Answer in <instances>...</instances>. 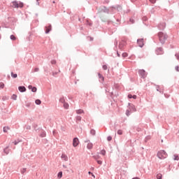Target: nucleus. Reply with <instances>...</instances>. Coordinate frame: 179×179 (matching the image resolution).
I'll list each match as a JSON object with an SVG mask.
<instances>
[{
    "label": "nucleus",
    "mask_w": 179,
    "mask_h": 179,
    "mask_svg": "<svg viewBox=\"0 0 179 179\" xmlns=\"http://www.w3.org/2000/svg\"><path fill=\"white\" fill-rule=\"evenodd\" d=\"M77 114H83V110L80 109L76 110Z\"/></svg>",
    "instance_id": "2eb2a0df"
},
{
    "label": "nucleus",
    "mask_w": 179,
    "mask_h": 179,
    "mask_svg": "<svg viewBox=\"0 0 179 179\" xmlns=\"http://www.w3.org/2000/svg\"><path fill=\"white\" fill-rule=\"evenodd\" d=\"M8 131H9V127H3V132H8Z\"/></svg>",
    "instance_id": "4be33fe9"
},
{
    "label": "nucleus",
    "mask_w": 179,
    "mask_h": 179,
    "mask_svg": "<svg viewBox=\"0 0 179 179\" xmlns=\"http://www.w3.org/2000/svg\"><path fill=\"white\" fill-rule=\"evenodd\" d=\"M86 24H87V26H92V22L90 21H89V20H87Z\"/></svg>",
    "instance_id": "dca6fc26"
},
{
    "label": "nucleus",
    "mask_w": 179,
    "mask_h": 179,
    "mask_svg": "<svg viewBox=\"0 0 179 179\" xmlns=\"http://www.w3.org/2000/svg\"><path fill=\"white\" fill-rule=\"evenodd\" d=\"M138 73L142 78H145L147 75L146 71H145L143 69L139 70Z\"/></svg>",
    "instance_id": "39448f33"
},
{
    "label": "nucleus",
    "mask_w": 179,
    "mask_h": 179,
    "mask_svg": "<svg viewBox=\"0 0 179 179\" xmlns=\"http://www.w3.org/2000/svg\"><path fill=\"white\" fill-rule=\"evenodd\" d=\"M162 173H158V174L157 175V179H162Z\"/></svg>",
    "instance_id": "b1692460"
},
{
    "label": "nucleus",
    "mask_w": 179,
    "mask_h": 179,
    "mask_svg": "<svg viewBox=\"0 0 179 179\" xmlns=\"http://www.w3.org/2000/svg\"><path fill=\"white\" fill-rule=\"evenodd\" d=\"M25 172H26V169H22L21 170L22 174H24Z\"/></svg>",
    "instance_id": "7c9ffc66"
},
{
    "label": "nucleus",
    "mask_w": 179,
    "mask_h": 179,
    "mask_svg": "<svg viewBox=\"0 0 179 179\" xmlns=\"http://www.w3.org/2000/svg\"><path fill=\"white\" fill-rule=\"evenodd\" d=\"M3 87H5V84H3V83H0V88L3 89Z\"/></svg>",
    "instance_id": "393cba45"
},
{
    "label": "nucleus",
    "mask_w": 179,
    "mask_h": 179,
    "mask_svg": "<svg viewBox=\"0 0 179 179\" xmlns=\"http://www.w3.org/2000/svg\"><path fill=\"white\" fill-rule=\"evenodd\" d=\"M107 139H108V141H110L113 139V137L108 136Z\"/></svg>",
    "instance_id": "e433bc0d"
},
{
    "label": "nucleus",
    "mask_w": 179,
    "mask_h": 179,
    "mask_svg": "<svg viewBox=\"0 0 179 179\" xmlns=\"http://www.w3.org/2000/svg\"><path fill=\"white\" fill-rule=\"evenodd\" d=\"M36 104L40 105L41 104V101L40 99H36L35 101Z\"/></svg>",
    "instance_id": "a211bd4d"
},
{
    "label": "nucleus",
    "mask_w": 179,
    "mask_h": 179,
    "mask_svg": "<svg viewBox=\"0 0 179 179\" xmlns=\"http://www.w3.org/2000/svg\"><path fill=\"white\" fill-rule=\"evenodd\" d=\"M17 96H16V95H13L12 96V99H13V100H16V98H17Z\"/></svg>",
    "instance_id": "72a5a7b5"
},
{
    "label": "nucleus",
    "mask_w": 179,
    "mask_h": 179,
    "mask_svg": "<svg viewBox=\"0 0 179 179\" xmlns=\"http://www.w3.org/2000/svg\"><path fill=\"white\" fill-rule=\"evenodd\" d=\"M133 111H136V108H134V109L133 110Z\"/></svg>",
    "instance_id": "49530a36"
},
{
    "label": "nucleus",
    "mask_w": 179,
    "mask_h": 179,
    "mask_svg": "<svg viewBox=\"0 0 179 179\" xmlns=\"http://www.w3.org/2000/svg\"><path fill=\"white\" fill-rule=\"evenodd\" d=\"M64 108L67 110V108H69V104H68L67 103H64Z\"/></svg>",
    "instance_id": "4468645a"
},
{
    "label": "nucleus",
    "mask_w": 179,
    "mask_h": 179,
    "mask_svg": "<svg viewBox=\"0 0 179 179\" xmlns=\"http://www.w3.org/2000/svg\"><path fill=\"white\" fill-rule=\"evenodd\" d=\"M150 2H151V3H155L156 0H150Z\"/></svg>",
    "instance_id": "f704fd0d"
},
{
    "label": "nucleus",
    "mask_w": 179,
    "mask_h": 179,
    "mask_svg": "<svg viewBox=\"0 0 179 179\" xmlns=\"http://www.w3.org/2000/svg\"><path fill=\"white\" fill-rule=\"evenodd\" d=\"M173 160H179V157L177 155H173Z\"/></svg>",
    "instance_id": "6ab92c4d"
},
{
    "label": "nucleus",
    "mask_w": 179,
    "mask_h": 179,
    "mask_svg": "<svg viewBox=\"0 0 179 179\" xmlns=\"http://www.w3.org/2000/svg\"><path fill=\"white\" fill-rule=\"evenodd\" d=\"M157 92H160V93H162L163 91L162 90V89H160V87L159 86H157Z\"/></svg>",
    "instance_id": "bb28decb"
},
{
    "label": "nucleus",
    "mask_w": 179,
    "mask_h": 179,
    "mask_svg": "<svg viewBox=\"0 0 179 179\" xmlns=\"http://www.w3.org/2000/svg\"><path fill=\"white\" fill-rule=\"evenodd\" d=\"M10 40H13V41H15L16 40V38L14 35H11L10 36Z\"/></svg>",
    "instance_id": "f3484780"
},
{
    "label": "nucleus",
    "mask_w": 179,
    "mask_h": 179,
    "mask_svg": "<svg viewBox=\"0 0 179 179\" xmlns=\"http://www.w3.org/2000/svg\"><path fill=\"white\" fill-rule=\"evenodd\" d=\"M31 92H33L34 93H36V92H37V88L36 87H33Z\"/></svg>",
    "instance_id": "a878e982"
},
{
    "label": "nucleus",
    "mask_w": 179,
    "mask_h": 179,
    "mask_svg": "<svg viewBox=\"0 0 179 179\" xmlns=\"http://www.w3.org/2000/svg\"><path fill=\"white\" fill-rule=\"evenodd\" d=\"M33 87H34L31 86V85H29V86H28V89L31 90H32Z\"/></svg>",
    "instance_id": "4c0bfd02"
},
{
    "label": "nucleus",
    "mask_w": 179,
    "mask_h": 179,
    "mask_svg": "<svg viewBox=\"0 0 179 179\" xmlns=\"http://www.w3.org/2000/svg\"><path fill=\"white\" fill-rule=\"evenodd\" d=\"M97 163L98 164H103V162H101V160H98Z\"/></svg>",
    "instance_id": "c9c22d12"
},
{
    "label": "nucleus",
    "mask_w": 179,
    "mask_h": 179,
    "mask_svg": "<svg viewBox=\"0 0 179 179\" xmlns=\"http://www.w3.org/2000/svg\"><path fill=\"white\" fill-rule=\"evenodd\" d=\"M102 68H103V71H107V65H103L102 66Z\"/></svg>",
    "instance_id": "c756f323"
},
{
    "label": "nucleus",
    "mask_w": 179,
    "mask_h": 179,
    "mask_svg": "<svg viewBox=\"0 0 179 179\" xmlns=\"http://www.w3.org/2000/svg\"><path fill=\"white\" fill-rule=\"evenodd\" d=\"M51 30H52L51 24L45 27V31L46 34H48V33H50V31H51Z\"/></svg>",
    "instance_id": "0eeeda50"
},
{
    "label": "nucleus",
    "mask_w": 179,
    "mask_h": 179,
    "mask_svg": "<svg viewBox=\"0 0 179 179\" xmlns=\"http://www.w3.org/2000/svg\"><path fill=\"white\" fill-rule=\"evenodd\" d=\"M37 1H40V0H36Z\"/></svg>",
    "instance_id": "de8ad7c7"
},
{
    "label": "nucleus",
    "mask_w": 179,
    "mask_h": 179,
    "mask_svg": "<svg viewBox=\"0 0 179 179\" xmlns=\"http://www.w3.org/2000/svg\"><path fill=\"white\" fill-rule=\"evenodd\" d=\"M11 76L12 78H17V74H13V72H11Z\"/></svg>",
    "instance_id": "412c9836"
},
{
    "label": "nucleus",
    "mask_w": 179,
    "mask_h": 179,
    "mask_svg": "<svg viewBox=\"0 0 179 179\" xmlns=\"http://www.w3.org/2000/svg\"><path fill=\"white\" fill-rule=\"evenodd\" d=\"M128 99H132V94H129L128 95Z\"/></svg>",
    "instance_id": "ea45409f"
},
{
    "label": "nucleus",
    "mask_w": 179,
    "mask_h": 179,
    "mask_svg": "<svg viewBox=\"0 0 179 179\" xmlns=\"http://www.w3.org/2000/svg\"><path fill=\"white\" fill-rule=\"evenodd\" d=\"M18 90H20V92H26V87L23 86H20L18 87Z\"/></svg>",
    "instance_id": "9d476101"
},
{
    "label": "nucleus",
    "mask_w": 179,
    "mask_h": 179,
    "mask_svg": "<svg viewBox=\"0 0 179 179\" xmlns=\"http://www.w3.org/2000/svg\"><path fill=\"white\" fill-rule=\"evenodd\" d=\"M89 174H91L92 176V177H94V175H93V173H92V172H89Z\"/></svg>",
    "instance_id": "c03bdc74"
},
{
    "label": "nucleus",
    "mask_w": 179,
    "mask_h": 179,
    "mask_svg": "<svg viewBox=\"0 0 179 179\" xmlns=\"http://www.w3.org/2000/svg\"><path fill=\"white\" fill-rule=\"evenodd\" d=\"M117 134L118 135H122V130H118Z\"/></svg>",
    "instance_id": "2f4dec72"
},
{
    "label": "nucleus",
    "mask_w": 179,
    "mask_h": 179,
    "mask_svg": "<svg viewBox=\"0 0 179 179\" xmlns=\"http://www.w3.org/2000/svg\"><path fill=\"white\" fill-rule=\"evenodd\" d=\"M137 43H138V45H139V47H141V48L143 47V45H144L143 39H138L137 41Z\"/></svg>",
    "instance_id": "6e6552de"
},
{
    "label": "nucleus",
    "mask_w": 179,
    "mask_h": 179,
    "mask_svg": "<svg viewBox=\"0 0 179 179\" xmlns=\"http://www.w3.org/2000/svg\"><path fill=\"white\" fill-rule=\"evenodd\" d=\"M57 177L58 178H62V172H59Z\"/></svg>",
    "instance_id": "5701e85b"
},
{
    "label": "nucleus",
    "mask_w": 179,
    "mask_h": 179,
    "mask_svg": "<svg viewBox=\"0 0 179 179\" xmlns=\"http://www.w3.org/2000/svg\"><path fill=\"white\" fill-rule=\"evenodd\" d=\"M79 145V138H74L73 140V146L74 148H76Z\"/></svg>",
    "instance_id": "20e7f679"
},
{
    "label": "nucleus",
    "mask_w": 179,
    "mask_h": 179,
    "mask_svg": "<svg viewBox=\"0 0 179 179\" xmlns=\"http://www.w3.org/2000/svg\"><path fill=\"white\" fill-rule=\"evenodd\" d=\"M122 55L123 58H127V57H128V53L124 52V53H122Z\"/></svg>",
    "instance_id": "aec40b11"
},
{
    "label": "nucleus",
    "mask_w": 179,
    "mask_h": 179,
    "mask_svg": "<svg viewBox=\"0 0 179 179\" xmlns=\"http://www.w3.org/2000/svg\"><path fill=\"white\" fill-rule=\"evenodd\" d=\"M157 157L159 159H166L167 157V153L164 150H160L157 153Z\"/></svg>",
    "instance_id": "f03ea898"
},
{
    "label": "nucleus",
    "mask_w": 179,
    "mask_h": 179,
    "mask_svg": "<svg viewBox=\"0 0 179 179\" xmlns=\"http://www.w3.org/2000/svg\"><path fill=\"white\" fill-rule=\"evenodd\" d=\"M61 159L64 162H68V155L65 154H62L61 156Z\"/></svg>",
    "instance_id": "1a4fd4ad"
},
{
    "label": "nucleus",
    "mask_w": 179,
    "mask_h": 179,
    "mask_svg": "<svg viewBox=\"0 0 179 179\" xmlns=\"http://www.w3.org/2000/svg\"><path fill=\"white\" fill-rule=\"evenodd\" d=\"M101 154H102L103 156H106V150H102L101 151Z\"/></svg>",
    "instance_id": "cd10ccee"
},
{
    "label": "nucleus",
    "mask_w": 179,
    "mask_h": 179,
    "mask_svg": "<svg viewBox=\"0 0 179 179\" xmlns=\"http://www.w3.org/2000/svg\"><path fill=\"white\" fill-rule=\"evenodd\" d=\"M157 55H163V48H158L156 50Z\"/></svg>",
    "instance_id": "423d86ee"
},
{
    "label": "nucleus",
    "mask_w": 179,
    "mask_h": 179,
    "mask_svg": "<svg viewBox=\"0 0 179 179\" xmlns=\"http://www.w3.org/2000/svg\"><path fill=\"white\" fill-rule=\"evenodd\" d=\"M98 76L100 78V82H104V77L100 73H98Z\"/></svg>",
    "instance_id": "f8f14e48"
},
{
    "label": "nucleus",
    "mask_w": 179,
    "mask_h": 179,
    "mask_svg": "<svg viewBox=\"0 0 179 179\" xmlns=\"http://www.w3.org/2000/svg\"><path fill=\"white\" fill-rule=\"evenodd\" d=\"M3 152L6 154V155H8L9 154V146H7L4 148L3 150Z\"/></svg>",
    "instance_id": "9b49d317"
},
{
    "label": "nucleus",
    "mask_w": 179,
    "mask_h": 179,
    "mask_svg": "<svg viewBox=\"0 0 179 179\" xmlns=\"http://www.w3.org/2000/svg\"><path fill=\"white\" fill-rule=\"evenodd\" d=\"M158 36H159L160 43H162V44H164V43H166V41L167 40V37H168L167 34L163 32H159L158 34Z\"/></svg>",
    "instance_id": "f257e3e1"
},
{
    "label": "nucleus",
    "mask_w": 179,
    "mask_h": 179,
    "mask_svg": "<svg viewBox=\"0 0 179 179\" xmlns=\"http://www.w3.org/2000/svg\"><path fill=\"white\" fill-rule=\"evenodd\" d=\"M0 29H1V27H0Z\"/></svg>",
    "instance_id": "09e8293b"
},
{
    "label": "nucleus",
    "mask_w": 179,
    "mask_h": 179,
    "mask_svg": "<svg viewBox=\"0 0 179 179\" xmlns=\"http://www.w3.org/2000/svg\"><path fill=\"white\" fill-rule=\"evenodd\" d=\"M39 69L38 68L35 69V72H38Z\"/></svg>",
    "instance_id": "37998d69"
},
{
    "label": "nucleus",
    "mask_w": 179,
    "mask_h": 179,
    "mask_svg": "<svg viewBox=\"0 0 179 179\" xmlns=\"http://www.w3.org/2000/svg\"><path fill=\"white\" fill-rule=\"evenodd\" d=\"M24 4L22 2L13 1L12 8H23Z\"/></svg>",
    "instance_id": "7ed1b4c3"
},
{
    "label": "nucleus",
    "mask_w": 179,
    "mask_h": 179,
    "mask_svg": "<svg viewBox=\"0 0 179 179\" xmlns=\"http://www.w3.org/2000/svg\"><path fill=\"white\" fill-rule=\"evenodd\" d=\"M176 71H177L178 72H179V67H178V66H176Z\"/></svg>",
    "instance_id": "79ce46f5"
},
{
    "label": "nucleus",
    "mask_w": 179,
    "mask_h": 179,
    "mask_svg": "<svg viewBox=\"0 0 179 179\" xmlns=\"http://www.w3.org/2000/svg\"><path fill=\"white\" fill-rule=\"evenodd\" d=\"M136 97H137L136 95H133L132 96V99H134V100H136Z\"/></svg>",
    "instance_id": "58836bf2"
},
{
    "label": "nucleus",
    "mask_w": 179,
    "mask_h": 179,
    "mask_svg": "<svg viewBox=\"0 0 179 179\" xmlns=\"http://www.w3.org/2000/svg\"><path fill=\"white\" fill-rule=\"evenodd\" d=\"M14 145H17V142L15 141Z\"/></svg>",
    "instance_id": "a18cd8bd"
},
{
    "label": "nucleus",
    "mask_w": 179,
    "mask_h": 179,
    "mask_svg": "<svg viewBox=\"0 0 179 179\" xmlns=\"http://www.w3.org/2000/svg\"><path fill=\"white\" fill-rule=\"evenodd\" d=\"M60 101H61L62 103H64V101H65V99H60Z\"/></svg>",
    "instance_id": "a19ab883"
},
{
    "label": "nucleus",
    "mask_w": 179,
    "mask_h": 179,
    "mask_svg": "<svg viewBox=\"0 0 179 179\" xmlns=\"http://www.w3.org/2000/svg\"><path fill=\"white\" fill-rule=\"evenodd\" d=\"M87 148V149H92L93 148V144L92 143H88Z\"/></svg>",
    "instance_id": "ddd939ff"
},
{
    "label": "nucleus",
    "mask_w": 179,
    "mask_h": 179,
    "mask_svg": "<svg viewBox=\"0 0 179 179\" xmlns=\"http://www.w3.org/2000/svg\"><path fill=\"white\" fill-rule=\"evenodd\" d=\"M51 64H52V65H55V64H57V61H55V60H52V61H51Z\"/></svg>",
    "instance_id": "473e14b6"
},
{
    "label": "nucleus",
    "mask_w": 179,
    "mask_h": 179,
    "mask_svg": "<svg viewBox=\"0 0 179 179\" xmlns=\"http://www.w3.org/2000/svg\"><path fill=\"white\" fill-rule=\"evenodd\" d=\"M91 134H92V135H96V131L95 130H91Z\"/></svg>",
    "instance_id": "c85d7f7f"
}]
</instances>
